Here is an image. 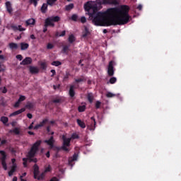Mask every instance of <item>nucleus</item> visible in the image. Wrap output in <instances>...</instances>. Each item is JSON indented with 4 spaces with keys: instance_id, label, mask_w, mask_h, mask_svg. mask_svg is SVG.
<instances>
[{
    "instance_id": "09e8293b",
    "label": "nucleus",
    "mask_w": 181,
    "mask_h": 181,
    "mask_svg": "<svg viewBox=\"0 0 181 181\" xmlns=\"http://www.w3.org/2000/svg\"><path fill=\"white\" fill-rule=\"evenodd\" d=\"M101 107V102L99 100H97L95 103V108L96 110H98Z\"/></svg>"
},
{
    "instance_id": "8fccbe9b",
    "label": "nucleus",
    "mask_w": 181,
    "mask_h": 181,
    "mask_svg": "<svg viewBox=\"0 0 181 181\" xmlns=\"http://www.w3.org/2000/svg\"><path fill=\"white\" fill-rule=\"evenodd\" d=\"M78 138H79L78 134L74 133L71 135V139H78Z\"/></svg>"
},
{
    "instance_id": "2eb2a0df",
    "label": "nucleus",
    "mask_w": 181,
    "mask_h": 181,
    "mask_svg": "<svg viewBox=\"0 0 181 181\" xmlns=\"http://www.w3.org/2000/svg\"><path fill=\"white\" fill-rule=\"evenodd\" d=\"M74 88H77L74 85L70 86L69 94V97H71V98H73V97H74V95H76V91H74Z\"/></svg>"
},
{
    "instance_id": "b1692460",
    "label": "nucleus",
    "mask_w": 181,
    "mask_h": 181,
    "mask_svg": "<svg viewBox=\"0 0 181 181\" xmlns=\"http://www.w3.org/2000/svg\"><path fill=\"white\" fill-rule=\"evenodd\" d=\"M66 36V30H63L61 33L59 31L55 33V37H63Z\"/></svg>"
},
{
    "instance_id": "f03ea898",
    "label": "nucleus",
    "mask_w": 181,
    "mask_h": 181,
    "mask_svg": "<svg viewBox=\"0 0 181 181\" xmlns=\"http://www.w3.org/2000/svg\"><path fill=\"white\" fill-rule=\"evenodd\" d=\"M54 22H60L59 16L48 17L45 20L43 33L47 32V28H54Z\"/></svg>"
},
{
    "instance_id": "0eeeda50",
    "label": "nucleus",
    "mask_w": 181,
    "mask_h": 181,
    "mask_svg": "<svg viewBox=\"0 0 181 181\" xmlns=\"http://www.w3.org/2000/svg\"><path fill=\"white\" fill-rule=\"evenodd\" d=\"M0 154L1 155V165L4 170H8V166L6 165V153L4 151H0Z\"/></svg>"
},
{
    "instance_id": "e433bc0d",
    "label": "nucleus",
    "mask_w": 181,
    "mask_h": 181,
    "mask_svg": "<svg viewBox=\"0 0 181 181\" xmlns=\"http://www.w3.org/2000/svg\"><path fill=\"white\" fill-rule=\"evenodd\" d=\"M78 112H84L86 111V105L78 106Z\"/></svg>"
},
{
    "instance_id": "338daca9",
    "label": "nucleus",
    "mask_w": 181,
    "mask_h": 181,
    "mask_svg": "<svg viewBox=\"0 0 181 181\" xmlns=\"http://www.w3.org/2000/svg\"><path fill=\"white\" fill-rule=\"evenodd\" d=\"M47 158H50V151H47L45 154Z\"/></svg>"
},
{
    "instance_id": "ea45409f",
    "label": "nucleus",
    "mask_w": 181,
    "mask_h": 181,
    "mask_svg": "<svg viewBox=\"0 0 181 181\" xmlns=\"http://www.w3.org/2000/svg\"><path fill=\"white\" fill-rule=\"evenodd\" d=\"M83 81H86V78H84V76L75 79V83H81Z\"/></svg>"
},
{
    "instance_id": "a211bd4d",
    "label": "nucleus",
    "mask_w": 181,
    "mask_h": 181,
    "mask_svg": "<svg viewBox=\"0 0 181 181\" xmlns=\"http://www.w3.org/2000/svg\"><path fill=\"white\" fill-rule=\"evenodd\" d=\"M26 111V109L25 107H23L10 115V117H15L16 115H19V114H22V112H25Z\"/></svg>"
},
{
    "instance_id": "1a4fd4ad",
    "label": "nucleus",
    "mask_w": 181,
    "mask_h": 181,
    "mask_svg": "<svg viewBox=\"0 0 181 181\" xmlns=\"http://www.w3.org/2000/svg\"><path fill=\"white\" fill-rule=\"evenodd\" d=\"M91 36V32L87 26H84V30L82 32V37L83 39H88Z\"/></svg>"
},
{
    "instance_id": "dca6fc26",
    "label": "nucleus",
    "mask_w": 181,
    "mask_h": 181,
    "mask_svg": "<svg viewBox=\"0 0 181 181\" xmlns=\"http://www.w3.org/2000/svg\"><path fill=\"white\" fill-rule=\"evenodd\" d=\"M90 125L89 127L90 131H94V129H95V125L97 124V122H95V118L94 117H90Z\"/></svg>"
},
{
    "instance_id": "5fc2aeb1",
    "label": "nucleus",
    "mask_w": 181,
    "mask_h": 181,
    "mask_svg": "<svg viewBox=\"0 0 181 181\" xmlns=\"http://www.w3.org/2000/svg\"><path fill=\"white\" fill-rule=\"evenodd\" d=\"M19 105H21V102H18V100H17V102H16V103L14 104V108H18Z\"/></svg>"
},
{
    "instance_id": "774afa93",
    "label": "nucleus",
    "mask_w": 181,
    "mask_h": 181,
    "mask_svg": "<svg viewBox=\"0 0 181 181\" xmlns=\"http://www.w3.org/2000/svg\"><path fill=\"white\" fill-rule=\"evenodd\" d=\"M8 46H18V44H15L13 42H11V43L8 44Z\"/></svg>"
},
{
    "instance_id": "aec40b11",
    "label": "nucleus",
    "mask_w": 181,
    "mask_h": 181,
    "mask_svg": "<svg viewBox=\"0 0 181 181\" xmlns=\"http://www.w3.org/2000/svg\"><path fill=\"white\" fill-rule=\"evenodd\" d=\"M35 105H36V103L28 101L25 105V108H27V110H33Z\"/></svg>"
},
{
    "instance_id": "c9c22d12",
    "label": "nucleus",
    "mask_w": 181,
    "mask_h": 181,
    "mask_svg": "<svg viewBox=\"0 0 181 181\" xmlns=\"http://www.w3.org/2000/svg\"><path fill=\"white\" fill-rule=\"evenodd\" d=\"M45 173L43 172L40 175H37L36 179L37 180H43V179H45Z\"/></svg>"
},
{
    "instance_id": "58836bf2",
    "label": "nucleus",
    "mask_w": 181,
    "mask_h": 181,
    "mask_svg": "<svg viewBox=\"0 0 181 181\" xmlns=\"http://www.w3.org/2000/svg\"><path fill=\"white\" fill-rule=\"evenodd\" d=\"M52 103H54V104H59L62 103V99L60 98H56L52 100Z\"/></svg>"
},
{
    "instance_id": "6e6552de",
    "label": "nucleus",
    "mask_w": 181,
    "mask_h": 181,
    "mask_svg": "<svg viewBox=\"0 0 181 181\" xmlns=\"http://www.w3.org/2000/svg\"><path fill=\"white\" fill-rule=\"evenodd\" d=\"M114 61H110L109 62L107 74L110 77H112V76H114Z\"/></svg>"
},
{
    "instance_id": "bf43d9fd",
    "label": "nucleus",
    "mask_w": 181,
    "mask_h": 181,
    "mask_svg": "<svg viewBox=\"0 0 181 181\" xmlns=\"http://www.w3.org/2000/svg\"><path fill=\"white\" fill-rule=\"evenodd\" d=\"M51 73H52V74L51 75V77H53L54 75H56V70L52 69Z\"/></svg>"
},
{
    "instance_id": "6e6d98bb",
    "label": "nucleus",
    "mask_w": 181,
    "mask_h": 181,
    "mask_svg": "<svg viewBox=\"0 0 181 181\" xmlns=\"http://www.w3.org/2000/svg\"><path fill=\"white\" fill-rule=\"evenodd\" d=\"M30 162H34V163H37V158H29Z\"/></svg>"
},
{
    "instance_id": "393cba45",
    "label": "nucleus",
    "mask_w": 181,
    "mask_h": 181,
    "mask_svg": "<svg viewBox=\"0 0 181 181\" xmlns=\"http://www.w3.org/2000/svg\"><path fill=\"white\" fill-rule=\"evenodd\" d=\"M49 4L47 3H44L41 7V12L42 13H46L47 12V6Z\"/></svg>"
},
{
    "instance_id": "79ce46f5",
    "label": "nucleus",
    "mask_w": 181,
    "mask_h": 181,
    "mask_svg": "<svg viewBox=\"0 0 181 181\" xmlns=\"http://www.w3.org/2000/svg\"><path fill=\"white\" fill-rule=\"evenodd\" d=\"M40 67L42 70H46V69H47V64H46V62H42L40 64Z\"/></svg>"
},
{
    "instance_id": "49530a36",
    "label": "nucleus",
    "mask_w": 181,
    "mask_h": 181,
    "mask_svg": "<svg viewBox=\"0 0 181 181\" xmlns=\"http://www.w3.org/2000/svg\"><path fill=\"white\" fill-rule=\"evenodd\" d=\"M40 0H30V3L33 4L34 5V6L36 8V6H37V2Z\"/></svg>"
},
{
    "instance_id": "c756f323",
    "label": "nucleus",
    "mask_w": 181,
    "mask_h": 181,
    "mask_svg": "<svg viewBox=\"0 0 181 181\" xmlns=\"http://www.w3.org/2000/svg\"><path fill=\"white\" fill-rule=\"evenodd\" d=\"M68 41L69 43H73V42H76V37H74V35H73V34L70 35L68 38Z\"/></svg>"
},
{
    "instance_id": "864d4df0",
    "label": "nucleus",
    "mask_w": 181,
    "mask_h": 181,
    "mask_svg": "<svg viewBox=\"0 0 181 181\" xmlns=\"http://www.w3.org/2000/svg\"><path fill=\"white\" fill-rule=\"evenodd\" d=\"M16 57L18 60H20V62L22 61V59H23V57H22L21 54H18Z\"/></svg>"
},
{
    "instance_id": "603ef678",
    "label": "nucleus",
    "mask_w": 181,
    "mask_h": 181,
    "mask_svg": "<svg viewBox=\"0 0 181 181\" xmlns=\"http://www.w3.org/2000/svg\"><path fill=\"white\" fill-rule=\"evenodd\" d=\"M51 170H52V168L50 167V165H49L45 168L44 173H47V172H50Z\"/></svg>"
},
{
    "instance_id": "423d86ee",
    "label": "nucleus",
    "mask_w": 181,
    "mask_h": 181,
    "mask_svg": "<svg viewBox=\"0 0 181 181\" xmlns=\"http://www.w3.org/2000/svg\"><path fill=\"white\" fill-rule=\"evenodd\" d=\"M0 154L1 155V165L4 170H8V166L6 165V153L4 151H0Z\"/></svg>"
},
{
    "instance_id": "69168bd1",
    "label": "nucleus",
    "mask_w": 181,
    "mask_h": 181,
    "mask_svg": "<svg viewBox=\"0 0 181 181\" xmlns=\"http://www.w3.org/2000/svg\"><path fill=\"white\" fill-rule=\"evenodd\" d=\"M11 168L16 170V168H18V165H16V163H14L12 165Z\"/></svg>"
},
{
    "instance_id": "c03bdc74",
    "label": "nucleus",
    "mask_w": 181,
    "mask_h": 181,
    "mask_svg": "<svg viewBox=\"0 0 181 181\" xmlns=\"http://www.w3.org/2000/svg\"><path fill=\"white\" fill-rule=\"evenodd\" d=\"M26 100V96L20 95V97L18 100V102L22 103L23 101H25Z\"/></svg>"
},
{
    "instance_id": "4be33fe9",
    "label": "nucleus",
    "mask_w": 181,
    "mask_h": 181,
    "mask_svg": "<svg viewBox=\"0 0 181 181\" xmlns=\"http://www.w3.org/2000/svg\"><path fill=\"white\" fill-rule=\"evenodd\" d=\"M90 9H92L93 13H97V12H98V4H91Z\"/></svg>"
},
{
    "instance_id": "4c0bfd02",
    "label": "nucleus",
    "mask_w": 181,
    "mask_h": 181,
    "mask_svg": "<svg viewBox=\"0 0 181 181\" xmlns=\"http://www.w3.org/2000/svg\"><path fill=\"white\" fill-rule=\"evenodd\" d=\"M71 19V21H74V22H77V21H78V16H77V14H73Z\"/></svg>"
},
{
    "instance_id": "de8ad7c7",
    "label": "nucleus",
    "mask_w": 181,
    "mask_h": 181,
    "mask_svg": "<svg viewBox=\"0 0 181 181\" xmlns=\"http://www.w3.org/2000/svg\"><path fill=\"white\" fill-rule=\"evenodd\" d=\"M62 53H69V46H64L62 49Z\"/></svg>"
},
{
    "instance_id": "5701e85b",
    "label": "nucleus",
    "mask_w": 181,
    "mask_h": 181,
    "mask_svg": "<svg viewBox=\"0 0 181 181\" xmlns=\"http://www.w3.org/2000/svg\"><path fill=\"white\" fill-rule=\"evenodd\" d=\"M84 9L86 11V12L91 11V3H90V1H87L84 4Z\"/></svg>"
},
{
    "instance_id": "37998d69",
    "label": "nucleus",
    "mask_w": 181,
    "mask_h": 181,
    "mask_svg": "<svg viewBox=\"0 0 181 181\" xmlns=\"http://www.w3.org/2000/svg\"><path fill=\"white\" fill-rule=\"evenodd\" d=\"M109 83L110 84H115V83H117V78H115V77L110 78Z\"/></svg>"
},
{
    "instance_id": "f8f14e48",
    "label": "nucleus",
    "mask_w": 181,
    "mask_h": 181,
    "mask_svg": "<svg viewBox=\"0 0 181 181\" xmlns=\"http://www.w3.org/2000/svg\"><path fill=\"white\" fill-rule=\"evenodd\" d=\"M78 158V154H77L76 153H74L72 157H69V166H73V162H74L75 160H77Z\"/></svg>"
},
{
    "instance_id": "2f4dec72",
    "label": "nucleus",
    "mask_w": 181,
    "mask_h": 181,
    "mask_svg": "<svg viewBox=\"0 0 181 181\" xmlns=\"http://www.w3.org/2000/svg\"><path fill=\"white\" fill-rule=\"evenodd\" d=\"M0 121L4 124V125L9 121V119L5 116H2L0 119Z\"/></svg>"
},
{
    "instance_id": "f704fd0d",
    "label": "nucleus",
    "mask_w": 181,
    "mask_h": 181,
    "mask_svg": "<svg viewBox=\"0 0 181 181\" xmlns=\"http://www.w3.org/2000/svg\"><path fill=\"white\" fill-rule=\"evenodd\" d=\"M57 0H47V4L49 6H53Z\"/></svg>"
},
{
    "instance_id": "a19ab883",
    "label": "nucleus",
    "mask_w": 181,
    "mask_h": 181,
    "mask_svg": "<svg viewBox=\"0 0 181 181\" xmlns=\"http://www.w3.org/2000/svg\"><path fill=\"white\" fill-rule=\"evenodd\" d=\"M11 132H13V134H16V135H19V134H21V131L19 130L18 128L16 127L14 128L12 131H11Z\"/></svg>"
},
{
    "instance_id": "9d476101",
    "label": "nucleus",
    "mask_w": 181,
    "mask_h": 181,
    "mask_svg": "<svg viewBox=\"0 0 181 181\" xmlns=\"http://www.w3.org/2000/svg\"><path fill=\"white\" fill-rule=\"evenodd\" d=\"M45 144H47L50 148V149H53L54 148V137L52 136L48 140H45Z\"/></svg>"
},
{
    "instance_id": "9b49d317",
    "label": "nucleus",
    "mask_w": 181,
    "mask_h": 181,
    "mask_svg": "<svg viewBox=\"0 0 181 181\" xmlns=\"http://www.w3.org/2000/svg\"><path fill=\"white\" fill-rule=\"evenodd\" d=\"M49 122V119L45 118L44 119H42V122H40L39 124H37V125H35L34 127V129H39V128H42L43 127H45V125H46V124H47Z\"/></svg>"
},
{
    "instance_id": "7c9ffc66",
    "label": "nucleus",
    "mask_w": 181,
    "mask_h": 181,
    "mask_svg": "<svg viewBox=\"0 0 181 181\" xmlns=\"http://www.w3.org/2000/svg\"><path fill=\"white\" fill-rule=\"evenodd\" d=\"M74 8V4L71 3L65 6V11H71V9H73Z\"/></svg>"
},
{
    "instance_id": "20e7f679",
    "label": "nucleus",
    "mask_w": 181,
    "mask_h": 181,
    "mask_svg": "<svg viewBox=\"0 0 181 181\" xmlns=\"http://www.w3.org/2000/svg\"><path fill=\"white\" fill-rule=\"evenodd\" d=\"M62 139L63 141L62 146L60 149L64 151V152H70V142H71V138H67L65 135H62Z\"/></svg>"
},
{
    "instance_id": "e2e57ef3",
    "label": "nucleus",
    "mask_w": 181,
    "mask_h": 181,
    "mask_svg": "<svg viewBox=\"0 0 181 181\" xmlns=\"http://www.w3.org/2000/svg\"><path fill=\"white\" fill-rule=\"evenodd\" d=\"M29 47L28 46H21V50H26Z\"/></svg>"
},
{
    "instance_id": "6ab92c4d",
    "label": "nucleus",
    "mask_w": 181,
    "mask_h": 181,
    "mask_svg": "<svg viewBox=\"0 0 181 181\" xmlns=\"http://www.w3.org/2000/svg\"><path fill=\"white\" fill-rule=\"evenodd\" d=\"M29 70H30V73H31V74H37V73H39V68H37V66H30L29 67Z\"/></svg>"
},
{
    "instance_id": "412c9836",
    "label": "nucleus",
    "mask_w": 181,
    "mask_h": 181,
    "mask_svg": "<svg viewBox=\"0 0 181 181\" xmlns=\"http://www.w3.org/2000/svg\"><path fill=\"white\" fill-rule=\"evenodd\" d=\"M11 28L13 29V30H19L20 32H23L25 30H26L25 28H22V25H11Z\"/></svg>"
},
{
    "instance_id": "052dcab7",
    "label": "nucleus",
    "mask_w": 181,
    "mask_h": 181,
    "mask_svg": "<svg viewBox=\"0 0 181 181\" xmlns=\"http://www.w3.org/2000/svg\"><path fill=\"white\" fill-rule=\"evenodd\" d=\"M49 181H59V178L57 177H53Z\"/></svg>"
},
{
    "instance_id": "39448f33",
    "label": "nucleus",
    "mask_w": 181,
    "mask_h": 181,
    "mask_svg": "<svg viewBox=\"0 0 181 181\" xmlns=\"http://www.w3.org/2000/svg\"><path fill=\"white\" fill-rule=\"evenodd\" d=\"M97 5H117V0H96Z\"/></svg>"
},
{
    "instance_id": "f257e3e1",
    "label": "nucleus",
    "mask_w": 181,
    "mask_h": 181,
    "mask_svg": "<svg viewBox=\"0 0 181 181\" xmlns=\"http://www.w3.org/2000/svg\"><path fill=\"white\" fill-rule=\"evenodd\" d=\"M95 26H116L127 25L131 19L129 6L122 5L120 7L107 8L105 12L89 13Z\"/></svg>"
},
{
    "instance_id": "7ed1b4c3",
    "label": "nucleus",
    "mask_w": 181,
    "mask_h": 181,
    "mask_svg": "<svg viewBox=\"0 0 181 181\" xmlns=\"http://www.w3.org/2000/svg\"><path fill=\"white\" fill-rule=\"evenodd\" d=\"M40 145H42V140H37L33 144L30 151L28 152V158H35V156L39 151Z\"/></svg>"
},
{
    "instance_id": "72a5a7b5",
    "label": "nucleus",
    "mask_w": 181,
    "mask_h": 181,
    "mask_svg": "<svg viewBox=\"0 0 181 181\" xmlns=\"http://www.w3.org/2000/svg\"><path fill=\"white\" fill-rule=\"evenodd\" d=\"M50 128H52V126L50 125H48L46 127L48 135H54V132H50Z\"/></svg>"
},
{
    "instance_id": "a18cd8bd",
    "label": "nucleus",
    "mask_w": 181,
    "mask_h": 181,
    "mask_svg": "<svg viewBox=\"0 0 181 181\" xmlns=\"http://www.w3.org/2000/svg\"><path fill=\"white\" fill-rule=\"evenodd\" d=\"M15 172H16V169L11 167V170L8 172V176H13Z\"/></svg>"
},
{
    "instance_id": "bb28decb",
    "label": "nucleus",
    "mask_w": 181,
    "mask_h": 181,
    "mask_svg": "<svg viewBox=\"0 0 181 181\" xmlns=\"http://www.w3.org/2000/svg\"><path fill=\"white\" fill-rule=\"evenodd\" d=\"M76 122L81 128H83V129L86 128V123H84V122L81 121V119H77Z\"/></svg>"
},
{
    "instance_id": "4468645a",
    "label": "nucleus",
    "mask_w": 181,
    "mask_h": 181,
    "mask_svg": "<svg viewBox=\"0 0 181 181\" xmlns=\"http://www.w3.org/2000/svg\"><path fill=\"white\" fill-rule=\"evenodd\" d=\"M21 66H28V64H32V58L25 57L21 63Z\"/></svg>"
},
{
    "instance_id": "473e14b6",
    "label": "nucleus",
    "mask_w": 181,
    "mask_h": 181,
    "mask_svg": "<svg viewBox=\"0 0 181 181\" xmlns=\"http://www.w3.org/2000/svg\"><path fill=\"white\" fill-rule=\"evenodd\" d=\"M52 66H55V67H59V66H62V62L59 61H54L51 63Z\"/></svg>"
},
{
    "instance_id": "0e129e2a",
    "label": "nucleus",
    "mask_w": 181,
    "mask_h": 181,
    "mask_svg": "<svg viewBox=\"0 0 181 181\" xmlns=\"http://www.w3.org/2000/svg\"><path fill=\"white\" fill-rule=\"evenodd\" d=\"M137 9L139 11H142V5L139 4L138 6H137Z\"/></svg>"
},
{
    "instance_id": "3c124183",
    "label": "nucleus",
    "mask_w": 181,
    "mask_h": 181,
    "mask_svg": "<svg viewBox=\"0 0 181 181\" xmlns=\"http://www.w3.org/2000/svg\"><path fill=\"white\" fill-rule=\"evenodd\" d=\"M81 23H86L87 22V18H86L85 16H82L81 18Z\"/></svg>"
},
{
    "instance_id": "a878e982",
    "label": "nucleus",
    "mask_w": 181,
    "mask_h": 181,
    "mask_svg": "<svg viewBox=\"0 0 181 181\" xmlns=\"http://www.w3.org/2000/svg\"><path fill=\"white\" fill-rule=\"evenodd\" d=\"M35 23L36 21L34 18H30L25 21L27 26H29L30 25H35Z\"/></svg>"
},
{
    "instance_id": "f3484780",
    "label": "nucleus",
    "mask_w": 181,
    "mask_h": 181,
    "mask_svg": "<svg viewBox=\"0 0 181 181\" xmlns=\"http://www.w3.org/2000/svg\"><path fill=\"white\" fill-rule=\"evenodd\" d=\"M33 175L34 179L37 178V176H39V165L37 164H35L33 166Z\"/></svg>"
},
{
    "instance_id": "cd10ccee",
    "label": "nucleus",
    "mask_w": 181,
    "mask_h": 181,
    "mask_svg": "<svg viewBox=\"0 0 181 181\" xmlns=\"http://www.w3.org/2000/svg\"><path fill=\"white\" fill-rule=\"evenodd\" d=\"M88 101L90 104H92L93 101H94V95L91 93H88L87 95Z\"/></svg>"
},
{
    "instance_id": "13d9d810",
    "label": "nucleus",
    "mask_w": 181,
    "mask_h": 181,
    "mask_svg": "<svg viewBox=\"0 0 181 181\" xmlns=\"http://www.w3.org/2000/svg\"><path fill=\"white\" fill-rule=\"evenodd\" d=\"M27 117L29 118V119H32V118H33V115H32L31 113H28Z\"/></svg>"
},
{
    "instance_id": "c85d7f7f",
    "label": "nucleus",
    "mask_w": 181,
    "mask_h": 181,
    "mask_svg": "<svg viewBox=\"0 0 181 181\" xmlns=\"http://www.w3.org/2000/svg\"><path fill=\"white\" fill-rule=\"evenodd\" d=\"M119 95V94L117 95V94H114V93H112L111 92H107V94H106V97L107 98H112L114 97H118Z\"/></svg>"
},
{
    "instance_id": "4d7b16f0",
    "label": "nucleus",
    "mask_w": 181,
    "mask_h": 181,
    "mask_svg": "<svg viewBox=\"0 0 181 181\" xmlns=\"http://www.w3.org/2000/svg\"><path fill=\"white\" fill-rule=\"evenodd\" d=\"M2 93L3 94H6V93H8V89H6V87L3 88Z\"/></svg>"
},
{
    "instance_id": "680f3d73",
    "label": "nucleus",
    "mask_w": 181,
    "mask_h": 181,
    "mask_svg": "<svg viewBox=\"0 0 181 181\" xmlns=\"http://www.w3.org/2000/svg\"><path fill=\"white\" fill-rule=\"evenodd\" d=\"M68 78H69V74H66V75L64 76V81H66V80H68Z\"/></svg>"
},
{
    "instance_id": "ddd939ff",
    "label": "nucleus",
    "mask_w": 181,
    "mask_h": 181,
    "mask_svg": "<svg viewBox=\"0 0 181 181\" xmlns=\"http://www.w3.org/2000/svg\"><path fill=\"white\" fill-rule=\"evenodd\" d=\"M5 5H6V9L7 12L10 15H12V12H13V8H12V4H11V1H6Z\"/></svg>"
}]
</instances>
